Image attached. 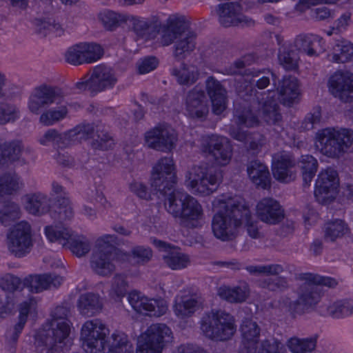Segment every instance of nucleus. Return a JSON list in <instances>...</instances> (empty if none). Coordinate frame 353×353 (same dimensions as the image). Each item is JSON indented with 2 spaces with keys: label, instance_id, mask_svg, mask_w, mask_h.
<instances>
[{
  "label": "nucleus",
  "instance_id": "1",
  "mask_svg": "<svg viewBox=\"0 0 353 353\" xmlns=\"http://www.w3.org/2000/svg\"><path fill=\"white\" fill-rule=\"evenodd\" d=\"M151 185L159 198H164L166 211L179 223L185 228H194L203 216L201 203L184 191L174 189L176 176L172 159L164 157L153 168Z\"/></svg>",
  "mask_w": 353,
  "mask_h": 353
},
{
  "label": "nucleus",
  "instance_id": "2",
  "mask_svg": "<svg viewBox=\"0 0 353 353\" xmlns=\"http://www.w3.org/2000/svg\"><path fill=\"white\" fill-rule=\"evenodd\" d=\"M239 99L234 104L235 122L239 125L251 128L259 123L255 112H260L263 119L268 124L280 125L282 120L279 105L270 91L259 92L252 85L236 87Z\"/></svg>",
  "mask_w": 353,
  "mask_h": 353
},
{
  "label": "nucleus",
  "instance_id": "3",
  "mask_svg": "<svg viewBox=\"0 0 353 353\" xmlns=\"http://www.w3.org/2000/svg\"><path fill=\"white\" fill-rule=\"evenodd\" d=\"M215 213L212 219L214 236L222 241L234 239L244 221H248L250 209L238 197L218 198L213 201Z\"/></svg>",
  "mask_w": 353,
  "mask_h": 353
},
{
  "label": "nucleus",
  "instance_id": "4",
  "mask_svg": "<svg viewBox=\"0 0 353 353\" xmlns=\"http://www.w3.org/2000/svg\"><path fill=\"white\" fill-rule=\"evenodd\" d=\"M295 278L301 282L295 290L296 299L292 301L287 296L281 299L283 304L292 315L303 314L314 310L323 296V287L333 288L337 284L331 277L310 272L298 274Z\"/></svg>",
  "mask_w": 353,
  "mask_h": 353
},
{
  "label": "nucleus",
  "instance_id": "5",
  "mask_svg": "<svg viewBox=\"0 0 353 353\" xmlns=\"http://www.w3.org/2000/svg\"><path fill=\"white\" fill-rule=\"evenodd\" d=\"M70 307L65 305L57 306L51 312V327L40 331L35 336V344L43 347V353H58L63 347L70 332Z\"/></svg>",
  "mask_w": 353,
  "mask_h": 353
},
{
  "label": "nucleus",
  "instance_id": "6",
  "mask_svg": "<svg viewBox=\"0 0 353 353\" xmlns=\"http://www.w3.org/2000/svg\"><path fill=\"white\" fill-rule=\"evenodd\" d=\"M353 145V130L346 128H326L316 134V146L320 152L339 159Z\"/></svg>",
  "mask_w": 353,
  "mask_h": 353
},
{
  "label": "nucleus",
  "instance_id": "7",
  "mask_svg": "<svg viewBox=\"0 0 353 353\" xmlns=\"http://www.w3.org/2000/svg\"><path fill=\"white\" fill-rule=\"evenodd\" d=\"M201 328L208 338L220 341L230 339L236 331L234 316L221 310H212L203 316Z\"/></svg>",
  "mask_w": 353,
  "mask_h": 353
},
{
  "label": "nucleus",
  "instance_id": "8",
  "mask_svg": "<svg viewBox=\"0 0 353 353\" xmlns=\"http://www.w3.org/2000/svg\"><path fill=\"white\" fill-rule=\"evenodd\" d=\"M222 180L221 171L207 164L194 165L185 174V183L193 193L209 195L214 192Z\"/></svg>",
  "mask_w": 353,
  "mask_h": 353
},
{
  "label": "nucleus",
  "instance_id": "9",
  "mask_svg": "<svg viewBox=\"0 0 353 353\" xmlns=\"http://www.w3.org/2000/svg\"><path fill=\"white\" fill-rule=\"evenodd\" d=\"M114 241L113 235H105L97 241L90 258V267L95 274L110 276L114 272V261L117 253L116 248L110 243Z\"/></svg>",
  "mask_w": 353,
  "mask_h": 353
},
{
  "label": "nucleus",
  "instance_id": "10",
  "mask_svg": "<svg viewBox=\"0 0 353 353\" xmlns=\"http://www.w3.org/2000/svg\"><path fill=\"white\" fill-rule=\"evenodd\" d=\"M118 82L115 70L106 65L100 64L93 68L89 77H85L76 83L80 91H88L91 94L113 89Z\"/></svg>",
  "mask_w": 353,
  "mask_h": 353
},
{
  "label": "nucleus",
  "instance_id": "11",
  "mask_svg": "<svg viewBox=\"0 0 353 353\" xmlns=\"http://www.w3.org/2000/svg\"><path fill=\"white\" fill-rule=\"evenodd\" d=\"M64 97L59 87L41 83L31 91L28 99V109L31 113L38 115L43 109H47L54 103H61Z\"/></svg>",
  "mask_w": 353,
  "mask_h": 353
},
{
  "label": "nucleus",
  "instance_id": "12",
  "mask_svg": "<svg viewBox=\"0 0 353 353\" xmlns=\"http://www.w3.org/2000/svg\"><path fill=\"white\" fill-rule=\"evenodd\" d=\"M7 245L9 252L16 257L30 253L33 245L30 225L21 221L11 228L7 234Z\"/></svg>",
  "mask_w": 353,
  "mask_h": 353
},
{
  "label": "nucleus",
  "instance_id": "13",
  "mask_svg": "<svg viewBox=\"0 0 353 353\" xmlns=\"http://www.w3.org/2000/svg\"><path fill=\"white\" fill-rule=\"evenodd\" d=\"M200 150L204 156L213 159L219 165H226L232 157V146L228 139L216 134L203 137Z\"/></svg>",
  "mask_w": 353,
  "mask_h": 353
},
{
  "label": "nucleus",
  "instance_id": "14",
  "mask_svg": "<svg viewBox=\"0 0 353 353\" xmlns=\"http://www.w3.org/2000/svg\"><path fill=\"white\" fill-rule=\"evenodd\" d=\"M109 330L99 319L86 321L81 332L82 347L85 352L97 353L104 347Z\"/></svg>",
  "mask_w": 353,
  "mask_h": 353
},
{
  "label": "nucleus",
  "instance_id": "15",
  "mask_svg": "<svg viewBox=\"0 0 353 353\" xmlns=\"http://www.w3.org/2000/svg\"><path fill=\"white\" fill-rule=\"evenodd\" d=\"M178 136L176 131L169 125L160 123L145 134V144L150 148L170 152L176 147Z\"/></svg>",
  "mask_w": 353,
  "mask_h": 353
},
{
  "label": "nucleus",
  "instance_id": "16",
  "mask_svg": "<svg viewBox=\"0 0 353 353\" xmlns=\"http://www.w3.org/2000/svg\"><path fill=\"white\" fill-rule=\"evenodd\" d=\"M339 185L337 172L331 168L321 171L316 180L314 196L321 203L333 201Z\"/></svg>",
  "mask_w": 353,
  "mask_h": 353
},
{
  "label": "nucleus",
  "instance_id": "17",
  "mask_svg": "<svg viewBox=\"0 0 353 353\" xmlns=\"http://www.w3.org/2000/svg\"><path fill=\"white\" fill-rule=\"evenodd\" d=\"M330 92L336 98L344 102L353 101V73L349 71L338 70L329 79Z\"/></svg>",
  "mask_w": 353,
  "mask_h": 353
},
{
  "label": "nucleus",
  "instance_id": "18",
  "mask_svg": "<svg viewBox=\"0 0 353 353\" xmlns=\"http://www.w3.org/2000/svg\"><path fill=\"white\" fill-rule=\"evenodd\" d=\"M296 161L285 152L273 156L272 174L275 179L281 183H290L296 178Z\"/></svg>",
  "mask_w": 353,
  "mask_h": 353
},
{
  "label": "nucleus",
  "instance_id": "19",
  "mask_svg": "<svg viewBox=\"0 0 353 353\" xmlns=\"http://www.w3.org/2000/svg\"><path fill=\"white\" fill-rule=\"evenodd\" d=\"M128 299L132 308L139 313L148 312L150 316L159 317L165 314L168 310L163 300L149 299L136 291L130 292Z\"/></svg>",
  "mask_w": 353,
  "mask_h": 353
},
{
  "label": "nucleus",
  "instance_id": "20",
  "mask_svg": "<svg viewBox=\"0 0 353 353\" xmlns=\"http://www.w3.org/2000/svg\"><path fill=\"white\" fill-rule=\"evenodd\" d=\"M219 15L220 23L225 27L237 26L242 22H245L248 26L254 24L252 19L248 20L241 13V7L236 1L220 3L216 10Z\"/></svg>",
  "mask_w": 353,
  "mask_h": 353
},
{
  "label": "nucleus",
  "instance_id": "21",
  "mask_svg": "<svg viewBox=\"0 0 353 353\" xmlns=\"http://www.w3.org/2000/svg\"><path fill=\"white\" fill-rule=\"evenodd\" d=\"M185 105L188 116L192 119H203L208 113V105L204 92L197 87L188 92Z\"/></svg>",
  "mask_w": 353,
  "mask_h": 353
},
{
  "label": "nucleus",
  "instance_id": "22",
  "mask_svg": "<svg viewBox=\"0 0 353 353\" xmlns=\"http://www.w3.org/2000/svg\"><path fill=\"white\" fill-rule=\"evenodd\" d=\"M154 245L161 252L162 259L165 264L174 270H181L188 266L190 263L189 256L174 247L161 240L154 239Z\"/></svg>",
  "mask_w": 353,
  "mask_h": 353
},
{
  "label": "nucleus",
  "instance_id": "23",
  "mask_svg": "<svg viewBox=\"0 0 353 353\" xmlns=\"http://www.w3.org/2000/svg\"><path fill=\"white\" fill-rule=\"evenodd\" d=\"M242 336L239 353H256L261 329L258 324L250 319H245L241 325Z\"/></svg>",
  "mask_w": 353,
  "mask_h": 353
},
{
  "label": "nucleus",
  "instance_id": "24",
  "mask_svg": "<svg viewBox=\"0 0 353 353\" xmlns=\"http://www.w3.org/2000/svg\"><path fill=\"white\" fill-rule=\"evenodd\" d=\"M139 339L162 351L165 344L172 341V333L165 324L155 323L151 325Z\"/></svg>",
  "mask_w": 353,
  "mask_h": 353
},
{
  "label": "nucleus",
  "instance_id": "25",
  "mask_svg": "<svg viewBox=\"0 0 353 353\" xmlns=\"http://www.w3.org/2000/svg\"><path fill=\"white\" fill-rule=\"evenodd\" d=\"M256 210L258 218L268 224H276L284 217L283 210L280 204L271 198H265L260 201Z\"/></svg>",
  "mask_w": 353,
  "mask_h": 353
},
{
  "label": "nucleus",
  "instance_id": "26",
  "mask_svg": "<svg viewBox=\"0 0 353 353\" xmlns=\"http://www.w3.org/2000/svg\"><path fill=\"white\" fill-rule=\"evenodd\" d=\"M197 34L195 31L183 30L173 46L172 55L178 61L184 60L196 49Z\"/></svg>",
  "mask_w": 353,
  "mask_h": 353
},
{
  "label": "nucleus",
  "instance_id": "27",
  "mask_svg": "<svg viewBox=\"0 0 353 353\" xmlns=\"http://www.w3.org/2000/svg\"><path fill=\"white\" fill-rule=\"evenodd\" d=\"M205 90L212 105L215 114H221L226 108V90L220 81L213 77H209L205 81Z\"/></svg>",
  "mask_w": 353,
  "mask_h": 353
},
{
  "label": "nucleus",
  "instance_id": "28",
  "mask_svg": "<svg viewBox=\"0 0 353 353\" xmlns=\"http://www.w3.org/2000/svg\"><path fill=\"white\" fill-rule=\"evenodd\" d=\"M63 282V278L54 274L29 275L23 280V284L32 292L38 293L45 290L59 288Z\"/></svg>",
  "mask_w": 353,
  "mask_h": 353
},
{
  "label": "nucleus",
  "instance_id": "29",
  "mask_svg": "<svg viewBox=\"0 0 353 353\" xmlns=\"http://www.w3.org/2000/svg\"><path fill=\"white\" fill-rule=\"evenodd\" d=\"M24 208L30 214L41 216L51 209V199L41 192H31L24 196Z\"/></svg>",
  "mask_w": 353,
  "mask_h": 353
},
{
  "label": "nucleus",
  "instance_id": "30",
  "mask_svg": "<svg viewBox=\"0 0 353 353\" xmlns=\"http://www.w3.org/2000/svg\"><path fill=\"white\" fill-rule=\"evenodd\" d=\"M188 23L184 17L172 16L168 19L167 24L161 30L160 43L163 46H168L174 43L180 33L186 30Z\"/></svg>",
  "mask_w": 353,
  "mask_h": 353
},
{
  "label": "nucleus",
  "instance_id": "31",
  "mask_svg": "<svg viewBox=\"0 0 353 353\" xmlns=\"http://www.w3.org/2000/svg\"><path fill=\"white\" fill-rule=\"evenodd\" d=\"M276 90L282 103L290 105L299 94L298 80L295 77L291 75L284 76L279 81Z\"/></svg>",
  "mask_w": 353,
  "mask_h": 353
},
{
  "label": "nucleus",
  "instance_id": "32",
  "mask_svg": "<svg viewBox=\"0 0 353 353\" xmlns=\"http://www.w3.org/2000/svg\"><path fill=\"white\" fill-rule=\"evenodd\" d=\"M77 307L82 315L92 316L101 312L103 301L97 294L92 292L84 293L79 297Z\"/></svg>",
  "mask_w": 353,
  "mask_h": 353
},
{
  "label": "nucleus",
  "instance_id": "33",
  "mask_svg": "<svg viewBox=\"0 0 353 353\" xmlns=\"http://www.w3.org/2000/svg\"><path fill=\"white\" fill-rule=\"evenodd\" d=\"M248 174L258 187L268 189L270 187V174L268 167L258 160L250 161L247 166Z\"/></svg>",
  "mask_w": 353,
  "mask_h": 353
},
{
  "label": "nucleus",
  "instance_id": "34",
  "mask_svg": "<svg viewBox=\"0 0 353 353\" xmlns=\"http://www.w3.org/2000/svg\"><path fill=\"white\" fill-rule=\"evenodd\" d=\"M279 64L286 71H296L299 68L300 57L293 44L285 43L278 50Z\"/></svg>",
  "mask_w": 353,
  "mask_h": 353
},
{
  "label": "nucleus",
  "instance_id": "35",
  "mask_svg": "<svg viewBox=\"0 0 353 353\" xmlns=\"http://www.w3.org/2000/svg\"><path fill=\"white\" fill-rule=\"evenodd\" d=\"M170 73L175 77L176 81L182 85L191 86L194 84L199 78V70L194 65H188L182 62L179 68L174 67Z\"/></svg>",
  "mask_w": 353,
  "mask_h": 353
},
{
  "label": "nucleus",
  "instance_id": "36",
  "mask_svg": "<svg viewBox=\"0 0 353 353\" xmlns=\"http://www.w3.org/2000/svg\"><path fill=\"white\" fill-rule=\"evenodd\" d=\"M6 77L4 74L0 72V97H3V87L5 85ZM20 117L19 108L11 103L6 102H0V125H6L8 123H13Z\"/></svg>",
  "mask_w": 353,
  "mask_h": 353
},
{
  "label": "nucleus",
  "instance_id": "37",
  "mask_svg": "<svg viewBox=\"0 0 353 353\" xmlns=\"http://www.w3.org/2000/svg\"><path fill=\"white\" fill-rule=\"evenodd\" d=\"M161 26V21L157 17L151 19H140L133 18L132 28L137 36L146 40L153 37L152 32Z\"/></svg>",
  "mask_w": 353,
  "mask_h": 353
},
{
  "label": "nucleus",
  "instance_id": "38",
  "mask_svg": "<svg viewBox=\"0 0 353 353\" xmlns=\"http://www.w3.org/2000/svg\"><path fill=\"white\" fill-rule=\"evenodd\" d=\"M74 215V208L70 199L65 196L58 197L55 209L50 212L51 218L57 222L63 223L72 220Z\"/></svg>",
  "mask_w": 353,
  "mask_h": 353
},
{
  "label": "nucleus",
  "instance_id": "39",
  "mask_svg": "<svg viewBox=\"0 0 353 353\" xmlns=\"http://www.w3.org/2000/svg\"><path fill=\"white\" fill-rule=\"evenodd\" d=\"M69 114V109L65 104L46 109L39 117V122L44 126L53 125L65 118Z\"/></svg>",
  "mask_w": 353,
  "mask_h": 353
},
{
  "label": "nucleus",
  "instance_id": "40",
  "mask_svg": "<svg viewBox=\"0 0 353 353\" xmlns=\"http://www.w3.org/2000/svg\"><path fill=\"white\" fill-rule=\"evenodd\" d=\"M248 289L245 285L234 288L223 285L218 289V295L220 298L231 303L244 302L248 296Z\"/></svg>",
  "mask_w": 353,
  "mask_h": 353
},
{
  "label": "nucleus",
  "instance_id": "41",
  "mask_svg": "<svg viewBox=\"0 0 353 353\" xmlns=\"http://www.w3.org/2000/svg\"><path fill=\"white\" fill-rule=\"evenodd\" d=\"M321 39L315 34L299 35L294 40V47L296 51L305 53L309 57L318 55L316 46Z\"/></svg>",
  "mask_w": 353,
  "mask_h": 353
},
{
  "label": "nucleus",
  "instance_id": "42",
  "mask_svg": "<svg viewBox=\"0 0 353 353\" xmlns=\"http://www.w3.org/2000/svg\"><path fill=\"white\" fill-rule=\"evenodd\" d=\"M316 342V336L303 339L294 336L287 341L286 345L292 353H307L315 350Z\"/></svg>",
  "mask_w": 353,
  "mask_h": 353
},
{
  "label": "nucleus",
  "instance_id": "43",
  "mask_svg": "<svg viewBox=\"0 0 353 353\" xmlns=\"http://www.w3.org/2000/svg\"><path fill=\"white\" fill-rule=\"evenodd\" d=\"M45 234L48 239L52 243H57L63 247L66 246L71 237L72 231L63 225H51L45 227Z\"/></svg>",
  "mask_w": 353,
  "mask_h": 353
},
{
  "label": "nucleus",
  "instance_id": "44",
  "mask_svg": "<svg viewBox=\"0 0 353 353\" xmlns=\"http://www.w3.org/2000/svg\"><path fill=\"white\" fill-rule=\"evenodd\" d=\"M301 170L303 185H309L318 169V161L312 155H302L299 160Z\"/></svg>",
  "mask_w": 353,
  "mask_h": 353
},
{
  "label": "nucleus",
  "instance_id": "45",
  "mask_svg": "<svg viewBox=\"0 0 353 353\" xmlns=\"http://www.w3.org/2000/svg\"><path fill=\"white\" fill-rule=\"evenodd\" d=\"M353 57V44L347 40L337 41L333 47L331 61L335 63H345Z\"/></svg>",
  "mask_w": 353,
  "mask_h": 353
},
{
  "label": "nucleus",
  "instance_id": "46",
  "mask_svg": "<svg viewBox=\"0 0 353 353\" xmlns=\"http://www.w3.org/2000/svg\"><path fill=\"white\" fill-rule=\"evenodd\" d=\"M347 225L341 219L327 222L324 226V239L333 242L348 232Z\"/></svg>",
  "mask_w": 353,
  "mask_h": 353
},
{
  "label": "nucleus",
  "instance_id": "47",
  "mask_svg": "<svg viewBox=\"0 0 353 353\" xmlns=\"http://www.w3.org/2000/svg\"><path fill=\"white\" fill-rule=\"evenodd\" d=\"M201 302L194 297H181L176 301L174 312L179 317H185L193 314L201 305Z\"/></svg>",
  "mask_w": 353,
  "mask_h": 353
},
{
  "label": "nucleus",
  "instance_id": "48",
  "mask_svg": "<svg viewBox=\"0 0 353 353\" xmlns=\"http://www.w3.org/2000/svg\"><path fill=\"white\" fill-rule=\"evenodd\" d=\"M327 314L334 319H341L353 314V303L348 300L337 301L327 307Z\"/></svg>",
  "mask_w": 353,
  "mask_h": 353
},
{
  "label": "nucleus",
  "instance_id": "49",
  "mask_svg": "<svg viewBox=\"0 0 353 353\" xmlns=\"http://www.w3.org/2000/svg\"><path fill=\"white\" fill-rule=\"evenodd\" d=\"M68 243L70 250L78 257L85 256L91 249L90 241L83 235H73L71 233Z\"/></svg>",
  "mask_w": 353,
  "mask_h": 353
},
{
  "label": "nucleus",
  "instance_id": "50",
  "mask_svg": "<svg viewBox=\"0 0 353 353\" xmlns=\"http://www.w3.org/2000/svg\"><path fill=\"white\" fill-rule=\"evenodd\" d=\"M245 269L254 276H277L284 272V267L281 264L248 265Z\"/></svg>",
  "mask_w": 353,
  "mask_h": 353
},
{
  "label": "nucleus",
  "instance_id": "51",
  "mask_svg": "<svg viewBox=\"0 0 353 353\" xmlns=\"http://www.w3.org/2000/svg\"><path fill=\"white\" fill-rule=\"evenodd\" d=\"M20 215L19 206L14 202H8L0 209V223L5 226L10 225L19 219Z\"/></svg>",
  "mask_w": 353,
  "mask_h": 353
},
{
  "label": "nucleus",
  "instance_id": "52",
  "mask_svg": "<svg viewBox=\"0 0 353 353\" xmlns=\"http://www.w3.org/2000/svg\"><path fill=\"white\" fill-rule=\"evenodd\" d=\"M95 130L96 128L94 123H83L70 130V134L74 144H75L81 142L82 140L94 138Z\"/></svg>",
  "mask_w": 353,
  "mask_h": 353
},
{
  "label": "nucleus",
  "instance_id": "53",
  "mask_svg": "<svg viewBox=\"0 0 353 353\" xmlns=\"http://www.w3.org/2000/svg\"><path fill=\"white\" fill-rule=\"evenodd\" d=\"M34 24L36 32L43 37H46L50 32H52L57 36H61L64 32L63 28L59 23L50 19H36Z\"/></svg>",
  "mask_w": 353,
  "mask_h": 353
},
{
  "label": "nucleus",
  "instance_id": "54",
  "mask_svg": "<svg viewBox=\"0 0 353 353\" xmlns=\"http://www.w3.org/2000/svg\"><path fill=\"white\" fill-rule=\"evenodd\" d=\"M0 148L3 158L10 161H15L20 158L23 145L21 141H13L1 144Z\"/></svg>",
  "mask_w": 353,
  "mask_h": 353
},
{
  "label": "nucleus",
  "instance_id": "55",
  "mask_svg": "<svg viewBox=\"0 0 353 353\" xmlns=\"http://www.w3.org/2000/svg\"><path fill=\"white\" fill-rule=\"evenodd\" d=\"M95 132L97 133L96 138L94 135L91 146L94 150H107L114 145V140L105 132L100 130L98 128H96Z\"/></svg>",
  "mask_w": 353,
  "mask_h": 353
},
{
  "label": "nucleus",
  "instance_id": "56",
  "mask_svg": "<svg viewBox=\"0 0 353 353\" xmlns=\"http://www.w3.org/2000/svg\"><path fill=\"white\" fill-rule=\"evenodd\" d=\"M23 287H26L23 281L12 274L8 273L0 276V288L4 291L13 292Z\"/></svg>",
  "mask_w": 353,
  "mask_h": 353
},
{
  "label": "nucleus",
  "instance_id": "57",
  "mask_svg": "<svg viewBox=\"0 0 353 353\" xmlns=\"http://www.w3.org/2000/svg\"><path fill=\"white\" fill-rule=\"evenodd\" d=\"M85 63H90L98 61L103 56V50L95 43H81Z\"/></svg>",
  "mask_w": 353,
  "mask_h": 353
},
{
  "label": "nucleus",
  "instance_id": "58",
  "mask_svg": "<svg viewBox=\"0 0 353 353\" xmlns=\"http://www.w3.org/2000/svg\"><path fill=\"white\" fill-rule=\"evenodd\" d=\"M129 255L136 263L144 265L151 260L152 251L149 247L137 245L131 249Z\"/></svg>",
  "mask_w": 353,
  "mask_h": 353
},
{
  "label": "nucleus",
  "instance_id": "59",
  "mask_svg": "<svg viewBox=\"0 0 353 353\" xmlns=\"http://www.w3.org/2000/svg\"><path fill=\"white\" fill-rule=\"evenodd\" d=\"M65 57L68 63L74 65L85 63L81 43L69 48L65 52Z\"/></svg>",
  "mask_w": 353,
  "mask_h": 353
},
{
  "label": "nucleus",
  "instance_id": "60",
  "mask_svg": "<svg viewBox=\"0 0 353 353\" xmlns=\"http://www.w3.org/2000/svg\"><path fill=\"white\" fill-rule=\"evenodd\" d=\"M249 150L253 153H258L266 143L265 137L257 132H249L246 142Z\"/></svg>",
  "mask_w": 353,
  "mask_h": 353
},
{
  "label": "nucleus",
  "instance_id": "61",
  "mask_svg": "<svg viewBox=\"0 0 353 353\" xmlns=\"http://www.w3.org/2000/svg\"><path fill=\"white\" fill-rule=\"evenodd\" d=\"M321 121V108L316 106L305 117L301 127L305 130L313 129Z\"/></svg>",
  "mask_w": 353,
  "mask_h": 353
},
{
  "label": "nucleus",
  "instance_id": "62",
  "mask_svg": "<svg viewBox=\"0 0 353 353\" xmlns=\"http://www.w3.org/2000/svg\"><path fill=\"white\" fill-rule=\"evenodd\" d=\"M263 287L270 291H284L289 288V283L288 279L283 276L269 278L264 281Z\"/></svg>",
  "mask_w": 353,
  "mask_h": 353
},
{
  "label": "nucleus",
  "instance_id": "63",
  "mask_svg": "<svg viewBox=\"0 0 353 353\" xmlns=\"http://www.w3.org/2000/svg\"><path fill=\"white\" fill-rule=\"evenodd\" d=\"M252 82L259 89H264L270 83V77H274V74L270 71H256L252 72Z\"/></svg>",
  "mask_w": 353,
  "mask_h": 353
},
{
  "label": "nucleus",
  "instance_id": "64",
  "mask_svg": "<svg viewBox=\"0 0 353 353\" xmlns=\"http://www.w3.org/2000/svg\"><path fill=\"white\" fill-rule=\"evenodd\" d=\"M101 20L107 29L112 30L124 18L113 11H107L101 14Z\"/></svg>",
  "mask_w": 353,
  "mask_h": 353
}]
</instances>
